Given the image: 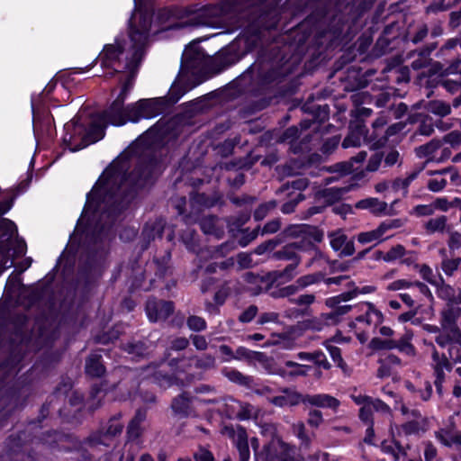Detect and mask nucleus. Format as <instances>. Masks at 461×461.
Wrapping results in <instances>:
<instances>
[{"mask_svg":"<svg viewBox=\"0 0 461 461\" xmlns=\"http://www.w3.org/2000/svg\"><path fill=\"white\" fill-rule=\"evenodd\" d=\"M122 154L104 170L86 200L77 227L88 245L82 251L70 285L81 302L89 300L102 276L104 254L97 247L139 195L151 189L161 174V159L154 152L138 157L131 170Z\"/></svg>","mask_w":461,"mask_h":461,"instance_id":"nucleus-1","label":"nucleus"},{"mask_svg":"<svg viewBox=\"0 0 461 461\" xmlns=\"http://www.w3.org/2000/svg\"><path fill=\"white\" fill-rule=\"evenodd\" d=\"M328 14L326 7H318L303 22L290 29L283 37L284 43L270 49L268 59L270 68L266 71L258 70V84L267 86L280 84L294 74L301 64L306 52V42L316 24Z\"/></svg>","mask_w":461,"mask_h":461,"instance_id":"nucleus-2","label":"nucleus"},{"mask_svg":"<svg viewBox=\"0 0 461 461\" xmlns=\"http://www.w3.org/2000/svg\"><path fill=\"white\" fill-rule=\"evenodd\" d=\"M26 428L9 435L5 441L6 453L0 456H6L8 461H46L39 448L47 446L51 449H60L59 442L71 438L55 429L41 433Z\"/></svg>","mask_w":461,"mask_h":461,"instance_id":"nucleus-3","label":"nucleus"},{"mask_svg":"<svg viewBox=\"0 0 461 461\" xmlns=\"http://www.w3.org/2000/svg\"><path fill=\"white\" fill-rule=\"evenodd\" d=\"M209 8L203 6L200 10L196 11L194 6H180L177 5H172L158 9L157 13V22L162 26V30H169L174 28H179L178 23L173 25H166L172 20H181L192 16L189 20V24L194 26H211L212 23V17L208 14Z\"/></svg>","mask_w":461,"mask_h":461,"instance_id":"nucleus-4","label":"nucleus"},{"mask_svg":"<svg viewBox=\"0 0 461 461\" xmlns=\"http://www.w3.org/2000/svg\"><path fill=\"white\" fill-rule=\"evenodd\" d=\"M280 20L281 11L276 4L262 3L249 12L245 31L259 39L265 32L276 30Z\"/></svg>","mask_w":461,"mask_h":461,"instance_id":"nucleus-5","label":"nucleus"},{"mask_svg":"<svg viewBox=\"0 0 461 461\" xmlns=\"http://www.w3.org/2000/svg\"><path fill=\"white\" fill-rule=\"evenodd\" d=\"M251 50L252 46L249 41H233L213 56L211 60V68L214 73H221L238 63Z\"/></svg>","mask_w":461,"mask_h":461,"instance_id":"nucleus-6","label":"nucleus"},{"mask_svg":"<svg viewBox=\"0 0 461 461\" xmlns=\"http://www.w3.org/2000/svg\"><path fill=\"white\" fill-rule=\"evenodd\" d=\"M269 258L274 260L291 261L282 270H272L271 276L274 279H280L281 283H288L297 276L296 270L302 262V257L294 251L291 242L275 250Z\"/></svg>","mask_w":461,"mask_h":461,"instance_id":"nucleus-7","label":"nucleus"},{"mask_svg":"<svg viewBox=\"0 0 461 461\" xmlns=\"http://www.w3.org/2000/svg\"><path fill=\"white\" fill-rule=\"evenodd\" d=\"M22 390V386L15 383L5 388L0 395V429L7 425L15 411L25 406L26 399L23 398Z\"/></svg>","mask_w":461,"mask_h":461,"instance_id":"nucleus-8","label":"nucleus"},{"mask_svg":"<svg viewBox=\"0 0 461 461\" xmlns=\"http://www.w3.org/2000/svg\"><path fill=\"white\" fill-rule=\"evenodd\" d=\"M126 41L123 38L116 37L114 43H107L103 47L99 55L80 72H86L93 68L98 61L101 68H113V66L120 67L122 64V56L125 52Z\"/></svg>","mask_w":461,"mask_h":461,"instance_id":"nucleus-9","label":"nucleus"},{"mask_svg":"<svg viewBox=\"0 0 461 461\" xmlns=\"http://www.w3.org/2000/svg\"><path fill=\"white\" fill-rule=\"evenodd\" d=\"M158 99L141 98L137 102L126 105L125 119L127 122L137 123L141 119H151L161 114V109L158 108Z\"/></svg>","mask_w":461,"mask_h":461,"instance_id":"nucleus-10","label":"nucleus"},{"mask_svg":"<svg viewBox=\"0 0 461 461\" xmlns=\"http://www.w3.org/2000/svg\"><path fill=\"white\" fill-rule=\"evenodd\" d=\"M144 310L149 322H165L175 313L176 304L171 300L149 296L145 303Z\"/></svg>","mask_w":461,"mask_h":461,"instance_id":"nucleus-11","label":"nucleus"},{"mask_svg":"<svg viewBox=\"0 0 461 461\" xmlns=\"http://www.w3.org/2000/svg\"><path fill=\"white\" fill-rule=\"evenodd\" d=\"M312 368L311 366L302 365L292 360L285 361V366H281L276 363L274 358H271V361H267V370L269 374L279 375L282 378L305 376Z\"/></svg>","mask_w":461,"mask_h":461,"instance_id":"nucleus-12","label":"nucleus"},{"mask_svg":"<svg viewBox=\"0 0 461 461\" xmlns=\"http://www.w3.org/2000/svg\"><path fill=\"white\" fill-rule=\"evenodd\" d=\"M103 352L102 348L93 349L86 357L84 372L86 378L94 380L105 376L107 369L104 362Z\"/></svg>","mask_w":461,"mask_h":461,"instance_id":"nucleus-13","label":"nucleus"},{"mask_svg":"<svg viewBox=\"0 0 461 461\" xmlns=\"http://www.w3.org/2000/svg\"><path fill=\"white\" fill-rule=\"evenodd\" d=\"M107 124L108 123H105V122L98 118L97 113L93 115V121L87 128L86 127L82 142H77L74 149H71L72 152L81 150L90 144L101 140L105 135V127Z\"/></svg>","mask_w":461,"mask_h":461,"instance_id":"nucleus-14","label":"nucleus"},{"mask_svg":"<svg viewBox=\"0 0 461 461\" xmlns=\"http://www.w3.org/2000/svg\"><path fill=\"white\" fill-rule=\"evenodd\" d=\"M64 134L62 136V146L72 151L71 149L77 144L76 141L82 142L86 132V125L81 122L80 116H75L69 122L64 124Z\"/></svg>","mask_w":461,"mask_h":461,"instance_id":"nucleus-15","label":"nucleus"},{"mask_svg":"<svg viewBox=\"0 0 461 461\" xmlns=\"http://www.w3.org/2000/svg\"><path fill=\"white\" fill-rule=\"evenodd\" d=\"M114 99L105 110L97 113L98 118L113 126L125 125L127 120L125 119L126 105Z\"/></svg>","mask_w":461,"mask_h":461,"instance_id":"nucleus-16","label":"nucleus"},{"mask_svg":"<svg viewBox=\"0 0 461 461\" xmlns=\"http://www.w3.org/2000/svg\"><path fill=\"white\" fill-rule=\"evenodd\" d=\"M191 206L196 210L210 209L222 203V195L217 191L210 193L193 190L189 194Z\"/></svg>","mask_w":461,"mask_h":461,"instance_id":"nucleus-17","label":"nucleus"},{"mask_svg":"<svg viewBox=\"0 0 461 461\" xmlns=\"http://www.w3.org/2000/svg\"><path fill=\"white\" fill-rule=\"evenodd\" d=\"M199 83L189 86L187 82L181 84H173L169 89L168 95L163 97H155L160 105L158 108L161 109V114L174 106L181 97L190 89L196 86Z\"/></svg>","mask_w":461,"mask_h":461,"instance_id":"nucleus-18","label":"nucleus"},{"mask_svg":"<svg viewBox=\"0 0 461 461\" xmlns=\"http://www.w3.org/2000/svg\"><path fill=\"white\" fill-rule=\"evenodd\" d=\"M36 334L35 344L40 348H50L53 346L58 336L57 331L46 323L45 317H38L35 320Z\"/></svg>","mask_w":461,"mask_h":461,"instance_id":"nucleus-19","label":"nucleus"},{"mask_svg":"<svg viewBox=\"0 0 461 461\" xmlns=\"http://www.w3.org/2000/svg\"><path fill=\"white\" fill-rule=\"evenodd\" d=\"M165 227L166 221L163 218L146 222L140 235L141 249L145 250L149 247L151 241L156 239H162Z\"/></svg>","mask_w":461,"mask_h":461,"instance_id":"nucleus-20","label":"nucleus"},{"mask_svg":"<svg viewBox=\"0 0 461 461\" xmlns=\"http://www.w3.org/2000/svg\"><path fill=\"white\" fill-rule=\"evenodd\" d=\"M57 87V80L52 78L38 95H32L31 99L32 112H46L49 110V103L52 100L51 95Z\"/></svg>","mask_w":461,"mask_h":461,"instance_id":"nucleus-21","label":"nucleus"},{"mask_svg":"<svg viewBox=\"0 0 461 461\" xmlns=\"http://www.w3.org/2000/svg\"><path fill=\"white\" fill-rule=\"evenodd\" d=\"M255 67L250 65L243 73L229 83V86L234 89L239 95L253 93L255 81Z\"/></svg>","mask_w":461,"mask_h":461,"instance_id":"nucleus-22","label":"nucleus"},{"mask_svg":"<svg viewBox=\"0 0 461 461\" xmlns=\"http://www.w3.org/2000/svg\"><path fill=\"white\" fill-rule=\"evenodd\" d=\"M152 24V16L147 13H140L137 23L130 20L129 37L149 40Z\"/></svg>","mask_w":461,"mask_h":461,"instance_id":"nucleus-23","label":"nucleus"},{"mask_svg":"<svg viewBox=\"0 0 461 461\" xmlns=\"http://www.w3.org/2000/svg\"><path fill=\"white\" fill-rule=\"evenodd\" d=\"M146 418L147 410L145 408L136 410L126 429V438L128 442H136L142 436L144 429L141 424L145 421Z\"/></svg>","mask_w":461,"mask_h":461,"instance_id":"nucleus-24","label":"nucleus"},{"mask_svg":"<svg viewBox=\"0 0 461 461\" xmlns=\"http://www.w3.org/2000/svg\"><path fill=\"white\" fill-rule=\"evenodd\" d=\"M302 403L320 408H329L333 411H337L340 405V402L337 398L326 393L303 394Z\"/></svg>","mask_w":461,"mask_h":461,"instance_id":"nucleus-25","label":"nucleus"},{"mask_svg":"<svg viewBox=\"0 0 461 461\" xmlns=\"http://www.w3.org/2000/svg\"><path fill=\"white\" fill-rule=\"evenodd\" d=\"M281 392L285 395H277L269 399V402L276 407L284 408L287 406H296L302 402L303 394L293 391L288 387H284Z\"/></svg>","mask_w":461,"mask_h":461,"instance_id":"nucleus-26","label":"nucleus"},{"mask_svg":"<svg viewBox=\"0 0 461 461\" xmlns=\"http://www.w3.org/2000/svg\"><path fill=\"white\" fill-rule=\"evenodd\" d=\"M236 447L239 452L240 461H249L250 457L249 445L248 439L247 429L241 426H237L236 432ZM222 461H231L230 457L224 458Z\"/></svg>","mask_w":461,"mask_h":461,"instance_id":"nucleus-27","label":"nucleus"},{"mask_svg":"<svg viewBox=\"0 0 461 461\" xmlns=\"http://www.w3.org/2000/svg\"><path fill=\"white\" fill-rule=\"evenodd\" d=\"M192 397L187 392H183L172 400L171 409L180 418H187L190 415Z\"/></svg>","mask_w":461,"mask_h":461,"instance_id":"nucleus-28","label":"nucleus"},{"mask_svg":"<svg viewBox=\"0 0 461 461\" xmlns=\"http://www.w3.org/2000/svg\"><path fill=\"white\" fill-rule=\"evenodd\" d=\"M355 307L360 308L361 311H363L364 308H366L364 314H361V315L356 317V321L357 322H366L370 325L373 322V321L371 320V315L373 314L375 317V326L383 323L384 319V314L382 313V312L380 310L375 308L374 303L366 302V303H362L358 305H356Z\"/></svg>","mask_w":461,"mask_h":461,"instance_id":"nucleus-29","label":"nucleus"},{"mask_svg":"<svg viewBox=\"0 0 461 461\" xmlns=\"http://www.w3.org/2000/svg\"><path fill=\"white\" fill-rule=\"evenodd\" d=\"M8 354L5 360L6 366H17L24 358L22 342H18L16 339L10 338L8 339Z\"/></svg>","mask_w":461,"mask_h":461,"instance_id":"nucleus-30","label":"nucleus"},{"mask_svg":"<svg viewBox=\"0 0 461 461\" xmlns=\"http://www.w3.org/2000/svg\"><path fill=\"white\" fill-rule=\"evenodd\" d=\"M131 42L132 55L130 61L126 62L123 69L132 70L133 67H137L144 56V50L148 40L129 37Z\"/></svg>","mask_w":461,"mask_h":461,"instance_id":"nucleus-31","label":"nucleus"},{"mask_svg":"<svg viewBox=\"0 0 461 461\" xmlns=\"http://www.w3.org/2000/svg\"><path fill=\"white\" fill-rule=\"evenodd\" d=\"M271 358L272 357H268L264 352L253 351L242 346L238 347L234 353V359H247L249 361L255 360L264 364L266 369L267 361H271Z\"/></svg>","mask_w":461,"mask_h":461,"instance_id":"nucleus-32","label":"nucleus"},{"mask_svg":"<svg viewBox=\"0 0 461 461\" xmlns=\"http://www.w3.org/2000/svg\"><path fill=\"white\" fill-rule=\"evenodd\" d=\"M271 274L272 271H268L263 276L254 272H247L243 275V280L249 285V286L258 283H264L265 289L271 290L275 283L280 282V279H274Z\"/></svg>","mask_w":461,"mask_h":461,"instance_id":"nucleus-33","label":"nucleus"},{"mask_svg":"<svg viewBox=\"0 0 461 461\" xmlns=\"http://www.w3.org/2000/svg\"><path fill=\"white\" fill-rule=\"evenodd\" d=\"M179 169L181 170V178L185 180L186 184L193 187H198L203 184V179L200 177H189V174L196 167L193 162L184 157L179 162Z\"/></svg>","mask_w":461,"mask_h":461,"instance_id":"nucleus-34","label":"nucleus"},{"mask_svg":"<svg viewBox=\"0 0 461 461\" xmlns=\"http://www.w3.org/2000/svg\"><path fill=\"white\" fill-rule=\"evenodd\" d=\"M160 364L152 375V379L158 386L162 388H167L177 384L178 377L175 374L169 373L167 370L162 369Z\"/></svg>","mask_w":461,"mask_h":461,"instance_id":"nucleus-35","label":"nucleus"},{"mask_svg":"<svg viewBox=\"0 0 461 461\" xmlns=\"http://www.w3.org/2000/svg\"><path fill=\"white\" fill-rule=\"evenodd\" d=\"M122 413L113 415L107 421L105 426L101 427L108 438H113L122 432L123 424L121 421Z\"/></svg>","mask_w":461,"mask_h":461,"instance_id":"nucleus-36","label":"nucleus"},{"mask_svg":"<svg viewBox=\"0 0 461 461\" xmlns=\"http://www.w3.org/2000/svg\"><path fill=\"white\" fill-rule=\"evenodd\" d=\"M122 349L131 355L136 361L143 358L148 354L147 345L140 340L127 342L122 346Z\"/></svg>","mask_w":461,"mask_h":461,"instance_id":"nucleus-37","label":"nucleus"},{"mask_svg":"<svg viewBox=\"0 0 461 461\" xmlns=\"http://www.w3.org/2000/svg\"><path fill=\"white\" fill-rule=\"evenodd\" d=\"M444 76H447V74H445V70L438 77V78L429 79V86L437 87L438 86H441L451 94L456 93L461 88V83L452 79H445L443 78Z\"/></svg>","mask_w":461,"mask_h":461,"instance_id":"nucleus-38","label":"nucleus"},{"mask_svg":"<svg viewBox=\"0 0 461 461\" xmlns=\"http://www.w3.org/2000/svg\"><path fill=\"white\" fill-rule=\"evenodd\" d=\"M424 166L419 167L418 169L412 171L405 178L397 177L393 181L392 188L394 192L399 191L400 189H403L404 194H408V188L411 182L415 180L420 173L423 170Z\"/></svg>","mask_w":461,"mask_h":461,"instance_id":"nucleus-39","label":"nucleus"},{"mask_svg":"<svg viewBox=\"0 0 461 461\" xmlns=\"http://www.w3.org/2000/svg\"><path fill=\"white\" fill-rule=\"evenodd\" d=\"M412 338V330H407L399 340H395V348L408 356H413L415 354V347L411 342Z\"/></svg>","mask_w":461,"mask_h":461,"instance_id":"nucleus-40","label":"nucleus"},{"mask_svg":"<svg viewBox=\"0 0 461 461\" xmlns=\"http://www.w3.org/2000/svg\"><path fill=\"white\" fill-rule=\"evenodd\" d=\"M122 335V331L117 326H113L106 331H102L99 334H96L94 338V340L97 344L102 345H109L113 343Z\"/></svg>","mask_w":461,"mask_h":461,"instance_id":"nucleus-41","label":"nucleus"},{"mask_svg":"<svg viewBox=\"0 0 461 461\" xmlns=\"http://www.w3.org/2000/svg\"><path fill=\"white\" fill-rule=\"evenodd\" d=\"M425 109L439 117H445L451 113L450 105L440 100H430L426 103Z\"/></svg>","mask_w":461,"mask_h":461,"instance_id":"nucleus-42","label":"nucleus"},{"mask_svg":"<svg viewBox=\"0 0 461 461\" xmlns=\"http://www.w3.org/2000/svg\"><path fill=\"white\" fill-rule=\"evenodd\" d=\"M66 435H69L71 436V438L69 439H64L63 441H60L59 442V447H60V449H59V451H65V452H69L71 449L69 447H67L63 445H61V443L63 442H71L73 443L75 448L80 452V456L81 457L85 460V461H91L93 459V456L92 455L89 453V451L87 449H86L83 446L85 445L83 442H81L79 439H77L74 435L72 434H69V433H65Z\"/></svg>","mask_w":461,"mask_h":461,"instance_id":"nucleus-43","label":"nucleus"},{"mask_svg":"<svg viewBox=\"0 0 461 461\" xmlns=\"http://www.w3.org/2000/svg\"><path fill=\"white\" fill-rule=\"evenodd\" d=\"M168 132V127L162 119L158 120L155 124L149 127L145 132L144 136L150 139L151 140H157L167 135Z\"/></svg>","mask_w":461,"mask_h":461,"instance_id":"nucleus-44","label":"nucleus"},{"mask_svg":"<svg viewBox=\"0 0 461 461\" xmlns=\"http://www.w3.org/2000/svg\"><path fill=\"white\" fill-rule=\"evenodd\" d=\"M201 230L205 234L214 235L217 238H221L223 234V230L219 228L216 224V217L210 216L202 220Z\"/></svg>","mask_w":461,"mask_h":461,"instance_id":"nucleus-45","label":"nucleus"},{"mask_svg":"<svg viewBox=\"0 0 461 461\" xmlns=\"http://www.w3.org/2000/svg\"><path fill=\"white\" fill-rule=\"evenodd\" d=\"M312 114V119L314 123L322 124L327 122L330 118V107L328 104L320 105L315 104L309 111Z\"/></svg>","mask_w":461,"mask_h":461,"instance_id":"nucleus-46","label":"nucleus"},{"mask_svg":"<svg viewBox=\"0 0 461 461\" xmlns=\"http://www.w3.org/2000/svg\"><path fill=\"white\" fill-rule=\"evenodd\" d=\"M460 42H461V37L448 39L446 41V43L437 52V54H436L437 58L444 59L448 66L450 60L447 59L446 57L451 56V52L453 50L456 51V49L457 46L460 47Z\"/></svg>","mask_w":461,"mask_h":461,"instance_id":"nucleus-47","label":"nucleus"},{"mask_svg":"<svg viewBox=\"0 0 461 461\" xmlns=\"http://www.w3.org/2000/svg\"><path fill=\"white\" fill-rule=\"evenodd\" d=\"M378 205V209H373V213L381 214L385 212L387 203L385 202H380L377 198H366L358 201L356 203L357 209H371L373 206Z\"/></svg>","mask_w":461,"mask_h":461,"instance_id":"nucleus-48","label":"nucleus"},{"mask_svg":"<svg viewBox=\"0 0 461 461\" xmlns=\"http://www.w3.org/2000/svg\"><path fill=\"white\" fill-rule=\"evenodd\" d=\"M107 438H108V437L104 432V429H102V428H100L97 430L92 432L82 442L85 445L89 446L90 447H95L99 445L108 447L109 444L105 441Z\"/></svg>","mask_w":461,"mask_h":461,"instance_id":"nucleus-49","label":"nucleus"},{"mask_svg":"<svg viewBox=\"0 0 461 461\" xmlns=\"http://www.w3.org/2000/svg\"><path fill=\"white\" fill-rule=\"evenodd\" d=\"M368 348L373 351L394 349L395 340L392 339H383L379 337H374L368 343Z\"/></svg>","mask_w":461,"mask_h":461,"instance_id":"nucleus-50","label":"nucleus"},{"mask_svg":"<svg viewBox=\"0 0 461 461\" xmlns=\"http://www.w3.org/2000/svg\"><path fill=\"white\" fill-rule=\"evenodd\" d=\"M32 180V171H28L27 176L25 179H23L20 181L14 187H11L9 189H6L4 191L5 194H10L13 197H15V199L23 194L27 188L30 186Z\"/></svg>","mask_w":461,"mask_h":461,"instance_id":"nucleus-51","label":"nucleus"},{"mask_svg":"<svg viewBox=\"0 0 461 461\" xmlns=\"http://www.w3.org/2000/svg\"><path fill=\"white\" fill-rule=\"evenodd\" d=\"M0 231L4 237H7L5 241L11 242L14 235H17L18 229L15 222L8 218L0 219Z\"/></svg>","mask_w":461,"mask_h":461,"instance_id":"nucleus-52","label":"nucleus"},{"mask_svg":"<svg viewBox=\"0 0 461 461\" xmlns=\"http://www.w3.org/2000/svg\"><path fill=\"white\" fill-rule=\"evenodd\" d=\"M223 375L232 383L242 386H249L251 382V377L244 375L237 369L226 370Z\"/></svg>","mask_w":461,"mask_h":461,"instance_id":"nucleus-53","label":"nucleus"},{"mask_svg":"<svg viewBox=\"0 0 461 461\" xmlns=\"http://www.w3.org/2000/svg\"><path fill=\"white\" fill-rule=\"evenodd\" d=\"M281 243H282V239H280L279 237H276L274 239L266 240V241L262 242L261 244H259L258 246H257L253 249L252 253L256 254V255H263L267 252L273 253L275 251L276 248L277 246H279Z\"/></svg>","mask_w":461,"mask_h":461,"instance_id":"nucleus-54","label":"nucleus"},{"mask_svg":"<svg viewBox=\"0 0 461 461\" xmlns=\"http://www.w3.org/2000/svg\"><path fill=\"white\" fill-rule=\"evenodd\" d=\"M459 2H461V0H434L427 7V12L436 14L438 12L446 11L452 8Z\"/></svg>","mask_w":461,"mask_h":461,"instance_id":"nucleus-55","label":"nucleus"},{"mask_svg":"<svg viewBox=\"0 0 461 461\" xmlns=\"http://www.w3.org/2000/svg\"><path fill=\"white\" fill-rule=\"evenodd\" d=\"M329 238L331 249L339 253L346 243L348 236L342 230H338L329 233Z\"/></svg>","mask_w":461,"mask_h":461,"instance_id":"nucleus-56","label":"nucleus"},{"mask_svg":"<svg viewBox=\"0 0 461 461\" xmlns=\"http://www.w3.org/2000/svg\"><path fill=\"white\" fill-rule=\"evenodd\" d=\"M447 221V219L445 215L429 219L425 225V229L429 233L442 232L446 228Z\"/></svg>","mask_w":461,"mask_h":461,"instance_id":"nucleus-57","label":"nucleus"},{"mask_svg":"<svg viewBox=\"0 0 461 461\" xmlns=\"http://www.w3.org/2000/svg\"><path fill=\"white\" fill-rule=\"evenodd\" d=\"M22 285V278L19 274L14 275L11 274L7 278L5 286V293L7 296L12 297L14 294L17 293L20 286Z\"/></svg>","mask_w":461,"mask_h":461,"instance_id":"nucleus-58","label":"nucleus"},{"mask_svg":"<svg viewBox=\"0 0 461 461\" xmlns=\"http://www.w3.org/2000/svg\"><path fill=\"white\" fill-rule=\"evenodd\" d=\"M292 246L294 249V251L298 253V251L311 253L312 251L320 252L318 247L311 240L303 237L301 240L291 242Z\"/></svg>","mask_w":461,"mask_h":461,"instance_id":"nucleus-59","label":"nucleus"},{"mask_svg":"<svg viewBox=\"0 0 461 461\" xmlns=\"http://www.w3.org/2000/svg\"><path fill=\"white\" fill-rule=\"evenodd\" d=\"M68 403L71 407L76 409V414L73 418L78 421L79 419L77 418V415H81L85 407L83 394L76 391L73 392L68 398Z\"/></svg>","mask_w":461,"mask_h":461,"instance_id":"nucleus-60","label":"nucleus"},{"mask_svg":"<svg viewBox=\"0 0 461 461\" xmlns=\"http://www.w3.org/2000/svg\"><path fill=\"white\" fill-rule=\"evenodd\" d=\"M186 325L189 330L195 332H200L207 329L206 321L203 317L197 315H190L187 317Z\"/></svg>","mask_w":461,"mask_h":461,"instance_id":"nucleus-61","label":"nucleus"},{"mask_svg":"<svg viewBox=\"0 0 461 461\" xmlns=\"http://www.w3.org/2000/svg\"><path fill=\"white\" fill-rule=\"evenodd\" d=\"M167 366L170 367L171 373L177 376L178 374L185 372V366H191L189 360L185 357H174L171 358Z\"/></svg>","mask_w":461,"mask_h":461,"instance_id":"nucleus-62","label":"nucleus"},{"mask_svg":"<svg viewBox=\"0 0 461 461\" xmlns=\"http://www.w3.org/2000/svg\"><path fill=\"white\" fill-rule=\"evenodd\" d=\"M461 314L460 308H450L442 312V326L446 327V325H451L455 327L456 325V321Z\"/></svg>","mask_w":461,"mask_h":461,"instance_id":"nucleus-63","label":"nucleus"},{"mask_svg":"<svg viewBox=\"0 0 461 461\" xmlns=\"http://www.w3.org/2000/svg\"><path fill=\"white\" fill-rule=\"evenodd\" d=\"M406 254V249L403 245L397 244L392 247L384 255V261L393 262L396 259L402 258Z\"/></svg>","mask_w":461,"mask_h":461,"instance_id":"nucleus-64","label":"nucleus"}]
</instances>
